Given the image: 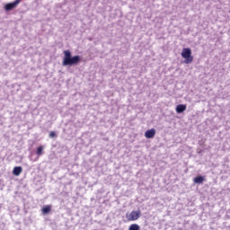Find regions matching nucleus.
<instances>
[{"mask_svg": "<svg viewBox=\"0 0 230 230\" xmlns=\"http://www.w3.org/2000/svg\"><path fill=\"white\" fill-rule=\"evenodd\" d=\"M62 66H76L80 62V56H71V50H64Z\"/></svg>", "mask_w": 230, "mask_h": 230, "instance_id": "obj_1", "label": "nucleus"}, {"mask_svg": "<svg viewBox=\"0 0 230 230\" xmlns=\"http://www.w3.org/2000/svg\"><path fill=\"white\" fill-rule=\"evenodd\" d=\"M181 57L185 59V64H191L193 62V56H191V49L190 48H185L182 49Z\"/></svg>", "mask_w": 230, "mask_h": 230, "instance_id": "obj_2", "label": "nucleus"}, {"mask_svg": "<svg viewBox=\"0 0 230 230\" xmlns=\"http://www.w3.org/2000/svg\"><path fill=\"white\" fill-rule=\"evenodd\" d=\"M141 217V211H131L130 213L126 214V218L128 222H136Z\"/></svg>", "mask_w": 230, "mask_h": 230, "instance_id": "obj_3", "label": "nucleus"}, {"mask_svg": "<svg viewBox=\"0 0 230 230\" xmlns=\"http://www.w3.org/2000/svg\"><path fill=\"white\" fill-rule=\"evenodd\" d=\"M22 1V0H14L13 3L5 4V5L4 7L5 12H10V11L13 10V8H17V6H19V4H21Z\"/></svg>", "mask_w": 230, "mask_h": 230, "instance_id": "obj_4", "label": "nucleus"}, {"mask_svg": "<svg viewBox=\"0 0 230 230\" xmlns=\"http://www.w3.org/2000/svg\"><path fill=\"white\" fill-rule=\"evenodd\" d=\"M155 137V128H151L145 132V137H146V139H152Z\"/></svg>", "mask_w": 230, "mask_h": 230, "instance_id": "obj_5", "label": "nucleus"}, {"mask_svg": "<svg viewBox=\"0 0 230 230\" xmlns=\"http://www.w3.org/2000/svg\"><path fill=\"white\" fill-rule=\"evenodd\" d=\"M186 111V104H179L176 106V112L181 114Z\"/></svg>", "mask_w": 230, "mask_h": 230, "instance_id": "obj_6", "label": "nucleus"}, {"mask_svg": "<svg viewBox=\"0 0 230 230\" xmlns=\"http://www.w3.org/2000/svg\"><path fill=\"white\" fill-rule=\"evenodd\" d=\"M13 175L16 177H19L20 173H22V166H16L13 170Z\"/></svg>", "mask_w": 230, "mask_h": 230, "instance_id": "obj_7", "label": "nucleus"}, {"mask_svg": "<svg viewBox=\"0 0 230 230\" xmlns=\"http://www.w3.org/2000/svg\"><path fill=\"white\" fill-rule=\"evenodd\" d=\"M206 180L204 179V176H197L194 178L193 181L195 184H202Z\"/></svg>", "mask_w": 230, "mask_h": 230, "instance_id": "obj_8", "label": "nucleus"}, {"mask_svg": "<svg viewBox=\"0 0 230 230\" xmlns=\"http://www.w3.org/2000/svg\"><path fill=\"white\" fill-rule=\"evenodd\" d=\"M43 215H48L49 213L51 212V206L50 205H46L42 208L41 209Z\"/></svg>", "mask_w": 230, "mask_h": 230, "instance_id": "obj_9", "label": "nucleus"}, {"mask_svg": "<svg viewBox=\"0 0 230 230\" xmlns=\"http://www.w3.org/2000/svg\"><path fill=\"white\" fill-rule=\"evenodd\" d=\"M42 152H44V146H40L39 147H37V155L40 156L42 155Z\"/></svg>", "mask_w": 230, "mask_h": 230, "instance_id": "obj_10", "label": "nucleus"}, {"mask_svg": "<svg viewBox=\"0 0 230 230\" xmlns=\"http://www.w3.org/2000/svg\"><path fill=\"white\" fill-rule=\"evenodd\" d=\"M128 230H139V225L133 224L129 226Z\"/></svg>", "mask_w": 230, "mask_h": 230, "instance_id": "obj_11", "label": "nucleus"}, {"mask_svg": "<svg viewBox=\"0 0 230 230\" xmlns=\"http://www.w3.org/2000/svg\"><path fill=\"white\" fill-rule=\"evenodd\" d=\"M49 137L53 139V137H57V133L55 131H50Z\"/></svg>", "mask_w": 230, "mask_h": 230, "instance_id": "obj_12", "label": "nucleus"}]
</instances>
